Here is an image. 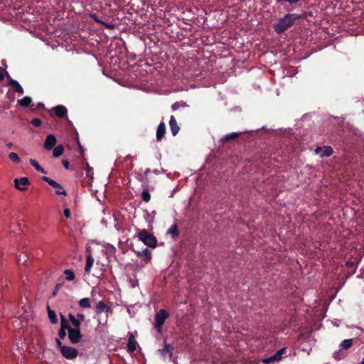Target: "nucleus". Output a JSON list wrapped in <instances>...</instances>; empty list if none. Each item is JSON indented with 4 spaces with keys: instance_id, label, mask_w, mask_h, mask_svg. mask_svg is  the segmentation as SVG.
<instances>
[{
    "instance_id": "35",
    "label": "nucleus",
    "mask_w": 364,
    "mask_h": 364,
    "mask_svg": "<svg viewBox=\"0 0 364 364\" xmlns=\"http://www.w3.org/2000/svg\"><path fill=\"white\" fill-rule=\"evenodd\" d=\"M42 180L47 182L52 187H56L57 182L47 176H43Z\"/></svg>"
},
{
    "instance_id": "37",
    "label": "nucleus",
    "mask_w": 364,
    "mask_h": 364,
    "mask_svg": "<svg viewBox=\"0 0 364 364\" xmlns=\"http://www.w3.org/2000/svg\"><path fill=\"white\" fill-rule=\"evenodd\" d=\"M301 0H276L277 3H280L282 1L288 3L289 5H294L299 2Z\"/></svg>"
},
{
    "instance_id": "53",
    "label": "nucleus",
    "mask_w": 364,
    "mask_h": 364,
    "mask_svg": "<svg viewBox=\"0 0 364 364\" xmlns=\"http://www.w3.org/2000/svg\"><path fill=\"white\" fill-rule=\"evenodd\" d=\"M362 363V364H364V359L363 360V361H362V363Z\"/></svg>"
},
{
    "instance_id": "52",
    "label": "nucleus",
    "mask_w": 364,
    "mask_h": 364,
    "mask_svg": "<svg viewBox=\"0 0 364 364\" xmlns=\"http://www.w3.org/2000/svg\"><path fill=\"white\" fill-rule=\"evenodd\" d=\"M12 146H13V144L11 142H9L6 144V146L9 149H11L12 147Z\"/></svg>"
},
{
    "instance_id": "25",
    "label": "nucleus",
    "mask_w": 364,
    "mask_h": 364,
    "mask_svg": "<svg viewBox=\"0 0 364 364\" xmlns=\"http://www.w3.org/2000/svg\"><path fill=\"white\" fill-rule=\"evenodd\" d=\"M64 152V146L62 144L58 145L54 148L53 151V155L54 157L57 158L63 155Z\"/></svg>"
},
{
    "instance_id": "4",
    "label": "nucleus",
    "mask_w": 364,
    "mask_h": 364,
    "mask_svg": "<svg viewBox=\"0 0 364 364\" xmlns=\"http://www.w3.org/2000/svg\"><path fill=\"white\" fill-rule=\"evenodd\" d=\"M68 338L70 341L71 343L76 344L78 343L82 338V335L81 334L80 329L73 328L70 326V328H68Z\"/></svg>"
},
{
    "instance_id": "3",
    "label": "nucleus",
    "mask_w": 364,
    "mask_h": 364,
    "mask_svg": "<svg viewBox=\"0 0 364 364\" xmlns=\"http://www.w3.org/2000/svg\"><path fill=\"white\" fill-rule=\"evenodd\" d=\"M139 238L146 245L154 247L156 245V237L151 233H149L146 230L143 229L139 232Z\"/></svg>"
},
{
    "instance_id": "12",
    "label": "nucleus",
    "mask_w": 364,
    "mask_h": 364,
    "mask_svg": "<svg viewBox=\"0 0 364 364\" xmlns=\"http://www.w3.org/2000/svg\"><path fill=\"white\" fill-rule=\"evenodd\" d=\"M15 188L20 191H23L24 188L22 186H26L29 185V181L26 177H22L19 179H14Z\"/></svg>"
},
{
    "instance_id": "17",
    "label": "nucleus",
    "mask_w": 364,
    "mask_h": 364,
    "mask_svg": "<svg viewBox=\"0 0 364 364\" xmlns=\"http://www.w3.org/2000/svg\"><path fill=\"white\" fill-rule=\"evenodd\" d=\"M173 348L171 347L170 344L166 343V341H164V348L159 350L161 355L166 356V354H168L169 357L173 355Z\"/></svg>"
},
{
    "instance_id": "19",
    "label": "nucleus",
    "mask_w": 364,
    "mask_h": 364,
    "mask_svg": "<svg viewBox=\"0 0 364 364\" xmlns=\"http://www.w3.org/2000/svg\"><path fill=\"white\" fill-rule=\"evenodd\" d=\"M241 134V132H232L230 134H226L223 139H221V141L223 143H225L229 141L235 140L237 137H239Z\"/></svg>"
},
{
    "instance_id": "33",
    "label": "nucleus",
    "mask_w": 364,
    "mask_h": 364,
    "mask_svg": "<svg viewBox=\"0 0 364 364\" xmlns=\"http://www.w3.org/2000/svg\"><path fill=\"white\" fill-rule=\"evenodd\" d=\"M54 188L56 189L55 193L57 195H67V192L63 189V186L60 183H57L56 187Z\"/></svg>"
},
{
    "instance_id": "28",
    "label": "nucleus",
    "mask_w": 364,
    "mask_h": 364,
    "mask_svg": "<svg viewBox=\"0 0 364 364\" xmlns=\"http://www.w3.org/2000/svg\"><path fill=\"white\" fill-rule=\"evenodd\" d=\"M286 351H287V348H282L281 349H279V350H277L276 352V353L272 356V358L274 360H280L282 358V355L286 353Z\"/></svg>"
},
{
    "instance_id": "27",
    "label": "nucleus",
    "mask_w": 364,
    "mask_h": 364,
    "mask_svg": "<svg viewBox=\"0 0 364 364\" xmlns=\"http://www.w3.org/2000/svg\"><path fill=\"white\" fill-rule=\"evenodd\" d=\"M78 304L81 308L88 309L91 307L90 300L87 297L81 299Z\"/></svg>"
},
{
    "instance_id": "15",
    "label": "nucleus",
    "mask_w": 364,
    "mask_h": 364,
    "mask_svg": "<svg viewBox=\"0 0 364 364\" xmlns=\"http://www.w3.org/2000/svg\"><path fill=\"white\" fill-rule=\"evenodd\" d=\"M134 252H136V255L141 258L146 263L149 262L151 259V252L147 248H145L142 251Z\"/></svg>"
},
{
    "instance_id": "48",
    "label": "nucleus",
    "mask_w": 364,
    "mask_h": 364,
    "mask_svg": "<svg viewBox=\"0 0 364 364\" xmlns=\"http://www.w3.org/2000/svg\"><path fill=\"white\" fill-rule=\"evenodd\" d=\"M272 360H274L272 358V356L270 358L264 359V363L267 364V363H269Z\"/></svg>"
},
{
    "instance_id": "22",
    "label": "nucleus",
    "mask_w": 364,
    "mask_h": 364,
    "mask_svg": "<svg viewBox=\"0 0 364 364\" xmlns=\"http://www.w3.org/2000/svg\"><path fill=\"white\" fill-rule=\"evenodd\" d=\"M189 106L187 105V103L186 102L179 101V102H174L171 105V109H173V111H176V110L179 109L180 108H187Z\"/></svg>"
},
{
    "instance_id": "51",
    "label": "nucleus",
    "mask_w": 364,
    "mask_h": 364,
    "mask_svg": "<svg viewBox=\"0 0 364 364\" xmlns=\"http://www.w3.org/2000/svg\"><path fill=\"white\" fill-rule=\"evenodd\" d=\"M77 144L79 145V147H80V153H83L84 150H83V148L82 147V146L80 145V142H79V140L77 139Z\"/></svg>"
},
{
    "instance_id": "49",
    "label": "nucleus",
    "mask_w": 364,
    "mask_h": 364,
    "mask_svg": "<svg viewBox=\"0 0 364 364\" xmlns=\"http://www.w3.org/2000/svg\"><path fill=\"white\" fill-rule=\"evenodd\" d=\"M3 69L0 67V81L4 79V75L2 73Z\"/></svg>"
},
{
    "instance_id": "41",
    "label": "nucleus",
    "mask_w": 364,
    "mask_h": 364,
    "mask_svg": "<svg viewBox=\"0 0 364 364\" xmlns=\"http://www.w3.org/2000/svg\"><path fill=\"white\" fill-rule=\"evenodd\" d=\"M76 318L82 322L85 319V315L81 313H78L77 314Z\"/></svg>"
},
{
    "instance_id": "5",
    "label": "nucleus",
    "mask_w": 364,
    "mask_h": 364,
    "mask_svg": "<svg viewBox=\"0 0 364 364\" xmlns=\"http://www.w3.org/2000/svg\"><path fill=\"white\" fill-rule=\"evenodd\" d=\"M60 353L62 355L67 359H74L78 354V351L75 348L66 346L61 347Z\"/></svg>"
},
{
    "instance_id": "38",
    "label": "nucleus",
    "mask_w": 364,
    "mask_h": 364,
    "mask_svg": "<svg viewBox=\"0 0 364 364\" xmlns=\"http://www.w3.org/2000/svg\"><path fill=\"white\" fill-rule=\"evenodd\" d=\"M90 18H92L95 22L98 23H104V21H101L100 19H99L97 14L95 13H91L90 14Z\"/></svg>"
},
{
    "instance_id": "39",
    "label": "nucleus",
    "mask_w": 364,
    "mask_h": 364,
    "mask_svg": "<svg viewBox=\"0 0 364 364\" xmlns=\"http://www.w3.org/2000/svg\"><path fill=\"white\" fill-rule=\"evenodd\" d=\"M63 283H58L55 287V289L53 291V296H56L57 294H58V291H59V289L63 287Z\"/></svg>"
},
{
    "instance_id": "54",
    "label": "nucleus",
    "mask_w": 364,
    "mask_h": 364,
    "mask_svg": "<svg viewBox=\"0 0 364 364\" xmlns=\"http://www.w3.org/2000/svg\"><path fill=\"white\" fill-rule=\"evenodd\" d=\"M360 364H362V363H360Z\"/></svg>"
},
{
    "instance_id": "7",
    "label": "nucleus",
    "mask_w": 364,
    "mask_h": 364,
    "mask_svg": "<svg viewBox=\"0 0 364 364\" xmlns=\"http://www.w3.org/2000/svg\"><path fill=\"white\" fill-rule=\"evenodd\" d=\"M5 75L9 80V85L12 87L14 91L21 95L23 94L24 91L21 85L16 80L12 79L8 72L6 71Z\"/></svg>"
},
{
    "instance_id": "34",
    "label": "nucleus",
    "mask_w": 364,
    "mask_h": 364,
    "mask_svg": "<svg viewBox=\"0 0 364 364\" xmlns=\"http://www.w3.org/2000/svg\"><path fill=\"white\" fill-rule=\"evenodd\" d=\"M309 15H311V13L303 12L301 14H294V19H295V21H296L297 20L306 18Z\"/></svg>"
},
{
    "instance_id": "14",
    "label": "nucleus",
    "mask_w": 364,
    "mask_h": 364,
    "mask_svg": "<svg viewBox=\"0 0 364 364\" xmlns=\"http://www.w3.org/2000/svg\"><path fill=\"white\" fill-rule=\"evenodd\" d=\"M166 124L164 122H161L156 130V140L161 141L166 134Z\"/></svg>"
},
{
    "instance_id": "44",
    "label": "nucleus",
    "mask_w": 364,
    "mask_h": 364,
    "mask_svg": "<svg viewBox=\"0 0 364 364\" xmlns=\"http://www.w3.org/2000/svg\"><path fill=\"white\" fill-rule=\"evenodd\" d=\"M86 166L87 175V176H90V173L92 172V168L90 167L87 163L86 164Z\"/></svg>"
},
{
    "instance_id": "30",
    "label": "nucleus",
    "mask_w": 364,
    "mask_h": 364,
    "mask_svg": "<svg viewBox=\"0 0 364 364\" xmlns=\"http://www.w3.org/2000/svg\"><path fill=\"white\" fill-rule=\"evenodd\" d=\"M64 274L65 275V279L68 281H73L75 278V273L70 269H65L64 271Z\"/></svg>"
},
{
    "instance_id": "11",
    "label": "nucleus",
    "mask_w": 364,
    "mask_h": 364,
    "mask_svg": "<svg viewBox=\"0 0 364 364\" xmlns=\"http://www.w3.org/2000/svg\"><path fill=\"white\" fill-rule=\"evenodd\" d=\"M55 114L59 118H64L67 116L68 109L67 108L62 105H58L53 108Z\"/></svg>"
},
{
    "instance_id": "1",
    "label": "nucleus",
    "mask_w": 364,
    "mask_h": 364,
    "mask_svg": "<svg viewBox=\"0 0 364 364\" xmlns=\"http://www.w3.org/2000/svg\"><path fill=\"white\" fill-rule=\"evenodd\" d=\"M294 13L287 14L283 18L274 25V31L277 34H282L291 28L295 23Z\"/></svg>"
},
{
    "instance_id": "9",
    "label": "nucleus",
    "mask_w": 364,
    "mask_h": 364,
    "mask_svg": "<svg viewBox=\"0 0 364 364\" xmlns=\"http://www.w3.org/2000/svg\"><path fill=\"white\" fill-rule=\"evenodd\" d=\"M95 312L97 315L101 314L103 312H112V309L110 306H108L105 304L103 301H100L97 303L95 306Z\"/></svg>"
},
{
    "instance_id": "40",
    "label": "nucleus",
    "mask_w": 364,
    "mask_h": 364,
    "mask_svg": "<svg viewBox=\"0 0 364 364\" xmlns=\"http://www.w3.org/2000/svg\"><path fill=\"white\" fill-rule=\"evenodd\" d=\"M71 323L73 326V328L80 329L81 322L78 319L75 318Z\"/></svg>"
},
{
    "instance_id": "10",
    "label": "nucleus",
    "mask_w": 364,
    "mask_h": 364,
    "mask_svg": "<svg viewBox=\"0 0 364 364\" xmlns=\"http://www.w3.org/2000/svg\"><path fill=\"white\" fill-rule=\"evenodd\" d=\"M56 142L55 136L53 134H48L44 142V148L47 150H51L55 146Z\"/></svg>"
},
{
    "instance_id": "23",
    "label": "nucleus",
    "mask_w": 364,
    "mask_h": 364,
    "mask_svg": "<svg viewBox=\"0 0 364 364\" xmlns=\"http://www.w3.org/2000/svg\"><path fill=\"white\" fill-rule=\"evenodd\" d=\"M353 346V339L343 340L339 347L341 350H348Z\"/></svg>"
},
{
    "instance_id": "36",
    "label": "nucleus",
    "mask_w": 364,
    "mask_h": 364,
    "mask_svg": "<svg viewBox=\"0 0 364 364\" xmlns=\"http://www.w3.org/2000/svg\"><path fill=\"white\" fill-rule=\"evenodd\" d=\"M31 124L36 127H38L41 125L42 124V122L40 119L38 118H34L31 120Z\"/></svg>"
},
{
    "instance_id": "32",
    "label": "nucleus",
    "mask_w": 364,
    "mask_h": 364,
    "mask_svg": "<svg viewBox=\"0 0 364 364\" xmlns=\"http://www.w3.org/2000/svg\"><path fill=\"white\" fill-rule=\"evenodd\" d=\"M9 158L10 160H11L13 162L16 163V164H18L21 161L19 156H18V154L15 152H11L9 153Z\"/></svg>"
},
{
    "instance_id": "20",
    "label": "nucleus",
    "mask_w": 364,
    "mask_h": 364,
    "mask_svg": "<svg viewBox=\"0 0 364 364\" xmlns=\"http://www.w3.org/2000/svg\"><path fill=\"white\" fill-rule=\"evenodd\" d=\"M94 259L91 255H89L86 257V264L85 267V272L90 274L91 268L93 266Z\"/></svg>"
},
{
    "instance_id": "42",
    "label": "nucleus",
    "mask_w": 364,
    "mask_h": 364,
    "mask_svg": "<svg viewBox=\"0 0 364 364\" xmlns=\"http://www.w3.org/2000/svg\"><path fill=\"white\" fill-rule=\"evenodd\" d=\"M62 164L63 165V166L66 168V169H69L70 168V163L68 160H65V159H63L62 161Z\"/></svg>"
},
{
    "instance_id": "16",
    "label": "nucleus",
    "mask_w": 364,
    "mask_h": 364,
    "mask_svg": "<svg viewBox=\"0 0 364 364\" xmlns=\"http://www.w3.org/2000/svg\"><path fill=\"white\" fill-rule=\"evenodd\" d=\"M359 263V260L358 258H350L348 260L346 261V265L348 269H353V271L351 272V274H353L355 272L356 267Z\"/></svg>"
},
{
    "instance_id": "50",
    "label": "nucleus",
    "mask_w": 364,
    "mask_h": 364,
    "mask_svg": "<svg viewBox=\"0 0 364 364\" xmlns=\"http://www.w3.org/2000/svg\"><path fill=\"white\" fill-rule=\"evenodd\" d=\"M36 108H38V109L44 108V104L42 102H38L36 105Z\"/></svg>"
},
{
    "instance_id": "29",
    "label": "nucleus",
    "mask_w": 364,
    "mask_h": 364,
    "mask_svg": "<svg viewBox=\"0 0 364 364\" xmlns=\"http://www.w3.org/2000/svg\"><path fill=\"white\" fill-rule=\"evenodd\" d=\"M30 164L38 171L43 173H46V171L44 170V168L39 165L38 161L35 159H30Z\"/></svg>"
},
{
    "instance_id": "47",
    "label": "nucleus",
    "mask_w": 364,
    "mask_h": 364,
    "mask_svg": "<svg viewBox=\"0 0 364 364\" xmlns=\"http://www.w3.org/2000/svg\"><path fill=\"white\" fill-rule=\"evenodd\" d=\"M56 344H57L58 347L60 348V350H61V347L63 346L62 345V343L60 341V339L56 338Z\"/></svg>"
},
{
    "instance_id": "8",
    "label": "nucleus",
    "mask_w": 364,
    "mask_h": 364,
    "mask_svg": "<svg viewBox=\"0 0 364 364\" xmlns=\"http://www.w3.org/2000/svg\"><path fill=\"white\" fill-rule=\"evenodd\" d=\"M315 152L316 154H320L321 157H328L331 156L333 153V149L330 146H324L323 147L318 146Z\"/></svg>"
},
{
    "instance_id": "13",
    "label": "nucleus",
    "mask_w": 364,
    "mask_h": 364,
    "mask_svg": "<svg viewBox=\"0 0 364 364\" xmlns=\"http://www.w3.org/2000/svg\"><path fill=\"white\" fill-rule=\"evenodd\" d=\"M169 126L173 136H176L180 131V127L177 124L176 118L173 115L170 117Z\"/></svg>"
},
{
    "instance_id": "43",
    "label": "nucleus",
    "mask_w": 364,
    "mask_h": 364,
    "mask_svg": "<svg viewBox=\"0 0 364 364\" xmlns=\"http://www.w3.org/2000/svg\"><path fill=\"white\" fill-rule=\"evenodd\" d=\"M64 215L66 218H70V210L68 208H65L63 210Z\"/></svg>"
},
{
    "instance_id": "18",
    "label": "nucleus",
    "mask_w": 364,
    "mask_h": 364,
    "mask_svg": "<svg viewBox=\"0 0 364 364\" xmlns=\"http://www.w3.org/2000/svg\"><path fill=\"white\" fill-rule=\"evenodd\" d=\"M136 341H135L132 334H131L128 339L127 350L129 353H133L136 350Z\"/></svg>"
},
{
    "instance_id": "46",
    "label": "nucleus",
    "mask_w": 364,
    "mask_h": 364,
    "mask_svg": "<svg viewBox=\"0 0 364 364\" xmlns=\"http://www.w3.org/2000/svg\"><path fill=\"white\" fill-rule=\"evenodd\" d=\"M106 28H114V25L113 24H110V23H102Z\"/></svg>"
},
{
    "instance_id": "21",
    "label": "nucleus",
    "mask_w": 364,
    "mask_h": 364,
    "mask_svg": "<svg viewBox=\"0 0 364 364\" xmlns=\"http://www.w3.org/2000/svg\"><path fill=\"white\" fill-rule=\"evenodd\" d=\"M32 100L29 97H23L22 99L18 100V104L23 107H28L31 105Z\"/></svg>"
},
{
    "instance_id": "45",
    "label": "nucleus",
    "mask_w": 364,
    "mask_h": 364,
    "mask_svg": "<svg viewBox=\"0 0 364 364\" xmlns=\"http://www.w3.org/2000/svg\"><path fill=\"white\" fill-rule=\"evenodd\" d=\"M68 318H69V321L72 323L73 321L75 320L76 317L73 314H69Z\"/></svg>"
},
{
    "instance_id": "26",
    "label": "nucleus",
    "mask_w": 364,
    "mask_h": 364,
    "mask_svg": "<svg viewBox=\"0 0 364 364\" xmlns=\"http://www.w3.org/2000/svg\"><path fill=\"white\" fill-rule=\"evenodd\" d=\"M168 234H171L173 238H176L178 236L179 232L178 230V225L176 223H174L170 229L167 231Z\"/></svg>"
},
{
    "instance_id": "31",
    "label": "nucleus",
    "mask_w": 364,
    "mask_h": 364,
    "mask_svg": "<svg viewBox=\"0 0 364 364\" xmlns=\"http://www.w3.org/2000/svg\"><path fill=\"white\" fill-rule=\"evenodd\" d=\"M141 198L146 203H148L151 199V195L147 188L143 190L141 193Z\"/></svg>"
},
{
    "instance_id": "2",
    "label": "nucleus",
    "mask_w": 364,
    "mask_h": 364,
    "mask_svg": "<svg viewBox=\"0 0 364 364\" xmlns=\"http://www.w3.org/2000/svg\"><path fill=\"white\" fill-rule=\"evenodd\" d=\"M169 317L168 312L165 309H160L155 315V324L154 328L159 333L162 331V326L165 323L166 318Z\"/></svg>"
},
{
    "instance_id": "6",
    "label": "nucleus",
    "mask_w": 364,
    "mask_h": 364,
    "mask_svg": "<svg viewBox=\"0 0 364 364\" xmlns=\"http://www.w3.org/2000/svg\"><path fill=\"white\" fill-rule=\"evenodd\" d=\"M70 328V325L68 323V321L65 318V317L60 314V328L58 331V336L60 339L63 340L66 336V330L68 331Z\"/></svg>"
},
{
    "instance_id": "24",
    "label": "nucleus",
    "mask_w": 364,
    "mask_h": 364,
    "mask_svg": "<svg viewBox=\"0 0 364 364\" xmlns=\"http://www.w3.org/2000/svg\"><path fill=\"white\" fill-rule=\"evenodd\" d=\"M48 318H49L51 323L55 324L58 323L57 316H56L55 311H53L52 309H50L49 306H48Z\"/></svg>"
}]
</instances>
